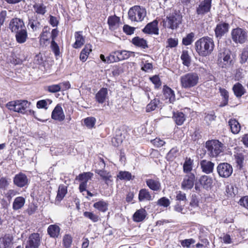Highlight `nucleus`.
Masks as SVG:
<instances>
[{
    "label": "nucleus",
    "mask_w": 248,
    "mask_h": 248,
    "mask_svg": "<svg viewBox=\"0 0 248 248\" xmlns=\"http://www.w3.org/2000/svg\"><path fill=\"white\" fill-rule=\"evenodd\" d=\"M195 36V34L193 32H191L188 34L185 37L183 38L182 43L185 46H188L193 42V39Z\"/></svg>",
    "instance_id": "obj_49"
},
{
    "label": "nucleus",
    "mask_w": 248,
    "mask_h": 248,
    "mask_svg": "<svg viewBox=\"0 0 248 248\" xmlns=\"http://www.w3.org/2000/svg\"><path fill=\"white\" fill-rule=\"evenodd\" d=\"M138 198L140 202L149 201L153 200L150 191L146 188H142L140 190Z\"/></svg>",
    "instance_id": "obj_29"
},
{
    "label": "nucleus",
    "mask_w": 248,
    "mask_h": 248,
    "mask_svg": "<svg viewBox=\"0 0 248 248\" xmlns=\"http://www.w3.org/2000/svg\"><path fill=\"white\" fill-rule=\"evenodd\" d=\"M147 212L144 209L141 208L138 210L133 215V220L137 222L143 221L146 217Z\"/></svg>",
    "instance_id": "obj_30"
},
{
    "label": "nucleus",
    "mask_w": 248,
    "mask_h": 248,
    "mask_svg": "<svg viewBox=\"0 0 248 248\" xmlns=\"http://www.w3.org/2000/svg\"><path fill=\"white\" fill-rule=\"evenodd\" d=\"M231 36L234 43L242 44L248 40V32L246 29L238 27L232 30Z\"/></svg>",
    "instance_id": "obj_6"
},
{
    "label": "nucleus",
    "mask_w": 248,
    "mask_h": 248,
    "mask_svg": "<svg viewBox=\"0 0 248 248\" xmlns=\"http://www.w3.org/2000/svg\"><path fill=\"white\" fill-rule=\"evenodd\" d=\"M132 42L135 46L141 47L142 48L145 49L148 47L146 41L139 37L137 36L133 38Z\"/></svg>",
    "instance_id": "obj_38"
},
{
    "label": "nucleus",
    "mask_w": 248,
    "mask_h": 248,
    "mask_svg": "<svg viewBox=\"0 0 248 248\" xmlns=\"http://www.w3.org/2000/svg\"><path fill=\"white\" fill-rule=\"evenodd\" d=\"M108 203L103 200L95 202L93 206L99 211L105 212L108 210Z\"/></svg>",
    "instance_id": "obj_39"
},
{
    "label": "nucleus",
    "mask_w": 248,
    "mask_h": 248,
    "mask_svg": "<svg viewBox=\"0 0 248 248\" xmlns=\"http://www.w3.org/2000/svg\"><path fill=\"white\" fill-rule=\"evenodd\" d=\"M75 42L73 45L75 48L81 47L85 43V39L82 35V31H76L75 33Z\"/></svg>",
    "instance_id": "obj_25"
},
{
    "label": "nucleus",
    "mask_w": 248,
    "mask_h": 248,
    "mask_svg": "<svg viewBox=\"0 0 248 248\" xmlns=\"http://www.w3.org/2000/svg\"><path fill=\"white\" fill-rule=\"evenodd\" d=\"M60 90L61 87H60L59 84H53L47 87V91L50 93H55L60 91Z\"/></svg>",
    "instance_id": "obj_59"
},
{
    "label": "nucleus",
    "mask_w": 248,
    "mask_h": 248,
    "mask_svg": "<svg viewBox=\"0 0 248 248\" xmlns=\"http://www.w3.org/2000/svg\"><path fill=\"white\" fill-rule=\"evenodd\" d=\"M27 27L29 30L31 32L38 31L41 29V23L37 15L29 16Z\"/></svg>",
    "instance_id": "obj_13"
},
{
    "label": "nucleus",
    "mask_w": 248,
    "mask_h": 248,
    "mask_svg": "<svg viewBox=\"0 0 248 248\" xmlns=\"http://www.w3.org/2000/svg\"><path fill=\"white\" fill-rule=\"evenodd\" d=\"M128 17L132 21H142L146 15L145 8L139 5L131 7L128 11Z\"/></svg>",
    "instance_id": "obj_5"
},
{
    "label": "nucleus",
    "mask_w": 248,
    "mask_h": 248,
    "mask_svg": "<svg viewBox=\"0 0 248 248\" xmlns=\"http://www.w3.org/2000/svg\"><path fill=\"white\" fill-rule=\"evenodd\" d=\"M232 90L234 94L237 97H240L245 93V88L241 84L238 82L233 85Z\"/></svg>",
    "instance_id": "obj_36"
},
{
    "label": "nucleus",
    "mask_w": 248,
    "mask_h": 248,
    "mask_svg": "<svg viewBox=\"0 0 248 248\" xmlns=\"http://www.w3.org/2000/svg\"><path fill=\"white\" fill-rule=\"evenodd\" d=\"M159 100L157 98H154L153 100H151L150 103L146 106V111L150 112L154 110L159 104Z\"/></svg>",
    "instance_id": "obj_43"
},
{
    "label": "nucleus",
    "mask_w": 248,
    "mask_h": 248,
    "mask_svg": "<svg viewBox=\"0 0 248 248\" xmlns=\"http://www.w3.org/2000/svg\"><path fill=\"white\" fill-rule=\"evenodd\" d=\"M135 28L127 25H124L123 27L124 31L128 35H131L134 33Z\"/></svg>",
    "instance_id": "obj_62"
},
{
    "label": "nucleus",
    "mask_w": 248,
    "mask_h": 248,
    "mask_svg": "<svg viewBox=\"0 0 248 248\" xmlns=\"http://www.w3.org/2000/svg\"><path fill=\"white\" fill-rule=\"evenodd\" d=\"M145 183L147 186L154 191H159L161 190V185L158 178L154 177L146 179Z\"/></svg>",
    "instance_id": "obj_16"
},
{
    "label": "nucleus",
    "mask_w": 248,
    "mask_h": 248,
    "mask_svg": "<svg viewBox=\"0 0 248 248\" xmlns=\"http://www.w3.org/2000/svg\"><path fill=\"white\" fill-rule=\"evenodd\" d=\"M25 203V199L21 196L16 197L13 203L12 207L14 210L21 209Z\"/></svg>",
    "instance_id": "obj_33"
},
{
    "label": "nucleus",
    "mask_w": 248,
    "mask_h": 248,
    "mask_svg": "<svg viewBox=\"0 0 248 248\" xmlns=\"http://www.w3.org/2000/svg\"><path fill=\"white\" fill-rule=\"evenodd\" d=\"M16 41L19 44L24 43L28 38V32L26 28L15 33Z\"/></svg>",
    "instance_id": "obj_26"
},
{
    "label": "nucleus",
    "mask_w": 248,
    "mask_h": 248,
    "mask_svg": "<svg viewBox=\"0 0 248 248\" xmlns=\"http://www.w3.org/2000/svg\"><path fill=\"white\" fill-rule=\"evenodd\" d=\"M158 22L154 20L148 23L143 29V31L146 33L158 34V28L157 27Z\"/></svg>",
    "instance_id": "obj_20"
},
{
    "label": "nucleus",
    "mask_w": 248,
    "mask_h": 248,
    "mask_svg": "<svg viewBox=\"0 0 248 248\" xmlns=\"http://www.w3.org/2000/svg\"><path fill=\"white\" fill-rule=\"evenodd\" d=\"M195 175L193 173H188L184 176L181 182V187L184 190L191 189L195 184Z\"/></svg>",
    "instance_id": "obj_9"
},
{
    "label": "nucleus",
    "mask_w": 248,
    "mask_h": 248,
    "mask_svg": "<svg viewBox=\"0 0 248 248\" xmlns=\"http://www.w3.org/2000/svg\"><path fill=\"white\" fill-rule=\"evenodd\" d=\"M195 47L196 52L200 56L206 57L213 52L215 44L213 38L208 36L203 37L196 41Z\"/></svg>",
    "instance_id": "obj_1"
},
{
    "label": "nucleus",
    "mask_w": 248,
    "mask_h": 248,
    "mask_svg": "<svg viewBox=\"0 0 248 248\" xmlns=\"http://www.w3.org/2000/svg\"><path fill=\"white\" fill-rule=\"evenodd\" d=\"M30 103L26 100H16L8 102L6 106L7 107L11 110L15 112L25 113L26 109L29 108Z\"/></svg>",
    "instance_id": "obj_7"
},
{
    "label": "nucleus",
    "mask_w": 248,
    "mask_h": 248,
    "mask_svg": "<svg viewBox=\"0 0 248 248\" xmlns=\"http://www.w3.org/2000/svg\"><path fill=\"white\" fill-rule=\"evenodd\" d=\"M172 118L176 124L178 125H182L186 120L185 114L183 112L179 111L174 112Z\"/></svg>",
    "instance_id": "obj_37"
},
{
    "label": "nucleus",
    "mask_w": 248,
    "mask_h": 248,
    "mask_svg": "<svg viewBox=\"0 0 248 248\" xmlns=\"http://www.w3.org/2000/svg\"><path fill=\"white\" fill-rule=\"evenodd\" d=\"M50 32L49 28L47 27H45L43 30L42 33L40 34V41L45 42L48 41L49 39Z\"/></svg>",
    "instance_id": "obj_42"
},
{
    "label": "nucleus",
    "mask_w": 248,
    "mask_h": 248,
    "mask_svg": "<svg viewBox=\"0 0 248 248\" xmlns=\"http://www.w3.org/2000/svg\"><path fill=\"white\" fill-rule=\"evenodd\" d=\"M93 175V173L91 172H86L79 174L76 177V180L81 181L79 186V189L81 192L86 190L87 182L91 179Z\"/></svg>",
    "instance_id": "obj_12"
},
{
    "label": "nucleus",
    "mask_w": 248,
    "mask_h": 248,
    "mask_svg": "<svg viewBox=\"0 0 248 248\" xmlns=\"http://www.w3.org/2000/svg\"><path fill=\"white\" fill-rule=\"evenodd\" d=\"M60 228L56 224L49 225L47 229L48 235L52 238H58L60 233Z\"/></svg>",
    "instance_id": "obj_27"
},
{
    "label": "nucleus",
    "mask_w": 248,
    "mask_h": 248,
    "mask_svg": "<svg viewBox=\"0 0 248 248\" xmlns=\"http://www.w3.org/2000/svg\"><path fill=\"white\" fill-rule=\"evenodd\" d=\"M11 32L15 33L26 28L23 20L18 18H14L11 20L9 26Z\"/></svg>",
    "instance_id": "obj_14"
},
{
    "label": "nucleus",
    "mask_w": 248,
    "mask_h": 248,
    "mask_svg": "<svg viewBox=\"0 0 248 248\" xmlns=\"http://www.w3.org/2000/svg\"><path fill=\"white\" fill-rule=\"evenodd\" d=\"M134 52L132 51L123 50H117L110 53L109 57L110 62H117L128 59Z\"/></svg>",
    "instance_id": "obj_8"
},
{
    "label": "nucleus",
    "mask_w": 248,
    "mask_h": 248,
    "mask_svg": "<svg viewBox=\"0 0 248 248\" xmlns=\"http://www.w3.org/2000/svg\"><path fill=\"white\" fill-rule=\"evenodd\" d=\"M13 238L9 234L0 238V248H11L13 245Z\"/></svg>",
    "instance_id": "obj_23"
},
{
    "label": "nucleus",
    "mask_w": 248,
    "mask_h": 248,
    "mask_svg": "<svg viewBox=\"0 0 248 248\" xmlns=\"http://www.w3.org/2000/svg\"><path fill=\"white\" fill-rule=\"evenodd\" d=\"M199 80L200 77L198 73L189 72L181 77V85L183 88L189 89L197 85Z\"/></svg>",
    "instance_id": "obj_2"
},
{
    "label": "nucleus",
    "mask_w": 248,
    "mask_h": 248,
    "mask_svg": "<svg viewBox=\"0 0 248 248\" xmlns=\"http://www.w3.org/2000/svg\"><path fill=\"white\" fill-rule=\"evenodd\" d=\"M229 25L227 23H223L217 25L215 29V34L217 37L222 36L228 31Z\"/></svg>",
    "instance_id": "obj_24"
},
{
    "label": "nucleus",
    "mask_w": 248,
    "mask_h": 248,
    "mask_svg": "<svg viewBox=\"0 0 248 248\" xmlns=\"http://www.w3.org/2000/svg\"><path fill=\"white\" fill-rule=\"evenodd\" d=\"M182 20V16L180 12L173 9L167 16L165 22L168 28L174 30L177 28L181 23Z\"/></svg>",
    "instance_id": "obj_3"
},
{
    "label": "nucleus",
    "mask_w": 248,
    "mask_h": 248,
    "mask_svg": "<svg viewBox=\"0 0 248 248\" xmlns=\"http://www.w3.org/2000/svg\"><path fill=\"white\" fill-rule=\"evenodd\" d=\"M238 203L240 205L248 210V196L241 198Z\"/></svg>",
    "instance_id": "obj_57"
},
{
    "label": "nucleus",
    "mask_w": 248,
    "mask_h": 248,
    "mask_svg": "<svg viewBox=\"0 0 248 248\" xmlns=\"http://www.w3.org/2000/svg\"><path fill=\"white\" fill-rule=\"evenodd\" d=\"M13 182L17 186L23 187L28 185V179L25 174L20 172L15 176Z\"/></svg>",
    "instance_id": "obj_17"
},
{
    "label": "nucleus",
    "mask_w": 248,
    "mask_h": 248,
    "mask_svg": "<svg viewBox=\"0 0 248 248\" xmlns=\"http://www.w3.org/2000/svg\"><path fill=\"white\" fill-rule=\"evenodd\" d=\"M181 59L182 60L183 64L184 65L187 67L190 65L191 59L187 51H183L182 54L181 56Z\"/></svg>",
    "instance_id": "obj_44"
},
{
    "label": "nucleus",
    "mask_w": 248,
    "mask_h": 248,
    "mask_svg": "<svg viewBox=\"0 0 248 248\" xmlns=\"http://www.w3.org/2000/svg\"><path fill=\"white\" fill-rule=\"evenodd\" d=\"M220 93L221 94V95L223 97V104H221L220 105L221 107H223L226 105L228 104V99H229V93L228 91L225 90V89H221L220 88L219 89Z\"/></svg>",
    "instance_id": "obj_48"
},
{
    "label": "nucleus",
    "mask_w": 248,
    "mask_h": 248,
    "mask_svg": "<svg viewBox=\"0 0 248 248\" xmlns=\"http://www.w3.org/2000/svg\"><path fill=\"white\" fill-rule=\"evenodd\" d=\"M96 120L93 117H88L84 119V124L86 126L89 128H92L94 126Z\"/></svg>",
    "instance_id": "obj_53"
},
{
    "label": "nucleus",
    "mask_w": 248,
    "mask_h": 248,
    "mask_svg": "<svg viewBox=\"0 0 248 248\" xmlns=\"http://www.w3.org/2000/svg\"><path fill=\"white\" fill-rule=\"evenodd\" d=\"M157 205L164 207H168L170 204L169 199L165 197L159 199L157 202Z\"/></svg>",
    "instance_id": "obj_51"
},
{
    "label": "nucleus",
    "mask_w": 248,
    "mask_h": 248,
    "mask_svg": "<svg viewBox=\"0 0 248 248\" xmlns=\"http://www.w3.org/2000/svg\"><path fill=\"white\" fill-rule=\"evenodd\" d=\"M176 199L179 201H186L187 200L186 194L181 191H178L176 192Z\"/></svg>",
    "instance_id": "obj_60"
},
{
    "label": "nucleus",
    "mask_w": 248,
    "mask_h": 248,
    "mask_svg": "<svg viewBox=\"0 0 248 248\" xmlns=\"http://www.w3.org/2000/svg\"><path fill=\"white\" fill-rule=\"evenodd\" d=\"M178 150L177 148H173L167 154V157L170 159H172L176 156Z\"/></svg>",
    "instance_id": "obj_63"
},
{
    "label": "nucleus",
    "mask_w": 248,
    "mask_h": 248,
    "mask_svg": "<svg viewBox=\"0 0 248 248\" xmlns=\"http://www.w3.org/2000/svg\"><path fill=\"white\" fill-rule=\"evenodd\" d=\"M95 100L99 104L104 103L108 99V91L106 88H102L95 94Z\"/></svg>",
    "instance_id": "obj_21"
},
{
    "label": "nucleus",
    "mask_w": 248,
    "mask_h": 248,
    "mask_svg": "<svg viewBox=\"0 0 248 248\" xmlns=\"http://www.w3.org/2000/svg\"><path fill=\"white\" fill-rule=\"evenodd\" d=\"M118 178L120 180L129 181L131 179L132 175L131 173L128 171H120L117 175Z\"/></svg>",
    "instance_id": "obj_50"
},
{
    "label": "nucleus",
    "mask_w": 248,
    "mask_h": 248,
    "mask_svg": "<svg viewBox=\"0 0 248 248\" xmlns=\"http://www.w3.org/2000/svg\"><path fill=\"white\" fill-rule=\"evenodd\" d=\"M228 123L231 131L233 134H236L239 132L241 129V126L237 120L235 119H231Z\"/></svg>",
    "instance_id": "obj_34"
},
{
    "label": "nucleus",
    "mask_w": 248,
    "mask_h": 248,
    "mask_svg": "<svg viewBox=\"0 0 248 248\" xmlns=\"http://www.w3.org/2000/svg\"><path fill=\"white\" fill-rule=\"evenodd\" d=\"M72 242V237L69 234H66L63 238V244L65 248H69Z\"/></svg>",
    "instance_id": "obj_52"
},
{
    "label": "nucleus",
    "mask_w": 248,
    "mask_h": 248,
    "mask_svg": "<svg viewBox=\"0 0 248 248\" xmlns=\"http://www.w3.org/2000/svg\"><path fill=\"white\" fill-rule=\"evenodd\" d=\"M10 184V181L6 177L0 178V189H6Z\"/></svg>",
    "instance_id": "obj_54"
},
{
    "label": "nucleus",
    "mask_w": 248,
    "mask_h": 248,
    "mask_svg": "<svg viewBox=\"0 0 248 248\" xmlns=\"http://www.w3.org/2000/svg\"><path fill=\"white\" fill-rule=\"evenodd\" d=\"M193 160L189 158H186L183 165L184 171L186 173H191L192 169Z\"/></svg>",
    "instance_id": "obj_45"
},
{
    "label": "nucleus",
    "mask_w": 248,
    "mask_h": 248,
    "mask_svg": "<svg viewBox=\"0 0 248 248\" xmlns=\"http://www.w3.org/2000/svg\"><path fill=\"white\" fill-rule=\"evenodd\" d=\"M34 11V15H37L39 17L40 16H44L46 12V7L42 3H35L33 5Z\"/></svg>",
    "instance_id": "obj_28"
},
{
    "label": "nucleus",
    "mask_w": 248,
    "mask_h": 248,
    "mask_svg": "<svg viewBox=\"0 0 248 248\" xmlns=\"http://www.w3.org/2000/svg\"><path fill=\"white\" fill-rule=\"evenodd\" d=\"M167 43L168 44V46L171 48L174 47L178 45V40L171 38L168 39Z\"/></svg>",
    "instance_id": "obj_64"
},
{
    "label": "nucleus",
    "mask_w": 248,
    "mask_h": 248,
    "mask_svg": "<svg viewBox=\"0 0 248 248\" xmlns=\"http://www.w3.org/2000/svg\"><path fill=\"white\" fill-rule=\"evenodd\" d=\"M200 182L203 188L207 189L211 186L212 184V179L211 177L207 175L202 176L200 179Z\"/></svg>",
    "instance_id": "obj_40"
},
{
    "label": "nucleus",
    "mask_w": 248,
    "mask_h": 248,
    "mask_svg": "<svg viewBox=\"0 0 248 248\" xmlns=\"http://www.w3.org/2000/svg\"><path fill=\"white\" fill-rule=\"evenodd\" d=\"M195 243V240L192 238L187 239L181 241V245L183 247L189 248L191 244Z\"/></svg>",
    "instance_id": "obj_58"
},
{
    "label": "nucleus",
    "mask_w": 248,
    "mask_h": 248,
    "mask_svg": "<svg viewBox=\"0 0 248 248\" xmlns=\"http://www.w3.org/2000/svg\"><path fill=\"white\" fill-rule=\"evenodd\" d=\"M50 47L56 56L60 55L59 46L55 41H51Z\"/></svg>",
    "instance_id": "obj_55"
},
{
    "label": "nucleus",
    "mask_w": 248,
    "mask_h": 248,
    "mask_svg": "<svg viewBox=\"0 0 248 248\" xmlns=\"http://www.w3.org/2000/svg\"><path fill=\"white\" fill-rule=\"evenodd\" d=\"M212 0H204L201 1L196 8V13L198 15L203 16L210 12L211 8Z\"/></svg>",
    "instance_id": "obj_15"
},
{
    "label": "nucleus",
    "mask_w": 248,
    "mask_h": 248,
    "mask_svg": "<svg viewBox=\"0 0 248 248\" xmlns=\"http://www.w3.org/2000/svg\"><path fill=\"white\" fill-rule=\"evenodd\" d=\"M83 215L85 217L90 219L93 222H96L99 219V216L92 212H84L83 213Z\"/></svg>",
    "instance_id": "obj_47"
},
{
    "label": "nucleus",
    "mask_w": 248,
    "mask_h": 248,
    "mask_svg": "<svg viewBox=\"0 0 248 248\" xmlns=\"http://www.w3.org/2000/svg\"><path fill=\"white\" fill-rule=\"evenodd\" d=\"M151 81L155 85V88H158L161 85V82L158 76L155 75L150 78Z\"/></svg>",
    "instance_id": "obj_56"
},
{
    "label": "nucleus",
    "mask_w": 248,
    "mask_h": 248,
    "mask_svg": "<svg viewBox=\"0 0 248 248\" xmlns=\"http://www.w3.org/2000/svg\"><path fill=\"white\" fill-rule=\"evenodd\" d=\"M67 193V187L64 185H60L59 187L56 200L61 201L65 196Z\"/></svg>",
    "instance_id": "obj_41"
},
{
    "label": "nucleus",
    "mask_w": 248,
    "mask_h": 248,
    "mask_svg": "<svg viewBox=\"0 0 248 248\" xmlns=\"http://www.w3.org/2000/svg\"><path fill=\"white\" fill-rule=\"evenodd\" d=\"M163 94L166 99H168L170 103L175 100V93L174 91L170 87L165 85L163 89Z\"/></svg>",
    "instance_id": "obj_32"
},
{
    "label": "nucleus",
    "mask_w": 248,
    "mask_h": 248,
    "mask_svg": "<svg viewBox=\"0 0 248 248\" xmlns=\"http://www.w3.org/2000/svg\"><path fill=\"white\" fill-rule=\"evenodd\" d=\"M208 154L211 157H215L224 151L223 144L218 140H208L206 142Z\"/></svg>",
    "instance_id": "obj_4"
},
{
    "label": "nucleus",
    "mask_w": 248,
    "mask_h": 248,
    "mask_svg": "<svg viewBox=\"0 0 248 248\" xmlns=\"http://www.w3.org/2000/svg\"><path fill=\"white\" fill-rule=\"evenodd\" d=\"M200 166L203 172L209 174L213 171L214 163L210 161L203 159L201 161Z\"/></svg>",
    "instance_id": "obj_22"
},
{
    "label": "nucleus",
    "mask_w": 248,
    "mask_h": 248,
    "mask_svg": "<svg viewBox=\"0 0 248 248\" xmlns=\"http://www.w3.org/2000/svg\"><path fill=\"white\" fill-rule=\"evenodd\" d=\"M218 62L222 67H224L231 62L230 52L225 50L219 53Z\"/></svg>",
    "instance_id": "obj_18"
},
{
    "label": "nucleus",
    "mask_w": 248,
    "mask_h": 248,
    "mask_svg": "<svg viewBox=\"0 0 248 248\" xmlns=\"http://www.w3.org/2000/svg\"><path fill=\"white\" fill-rule=\"evenodd\" d=\"M41 236L38 233H31L27 241L25 248H39L41 244Z\"/></svg>",
    "instance_id": "obj_11"
},
{
    "label": "nucleus",
    "mask_w": 248,
    "mask_h": 248,
    "mask_svg": "<svg viewBox=\"0 0 248 248\" xmlns=\"http://www.w3.org/2000/svg\"><path fill=\"white\" fill-rule=\"evenodd\" d=\"M119 21L120 18L115 16L108 17V23L109 28L112 30L116 29L119 27Z\"/></svg>",
    "instance_id": "obj_35"
},
{
    "label": "nucleus",
    "mask_w": 248,
    "mask_h": 248,
    "mask_svg": "<svg viewBox=\"0 0 248 248\" xmlns=\"http://www.w3.org/2000/svg\"><path fill=\"white\" fill-rule=\"evenodd\" d=\"M51 100L49 99L41 100L37 101L36 103V107L38 108H45L46 109L47 108V105H49L51 104Z\"/></svg>",
    "instance_id": "obj_46"
},
{
    "label": "nucleus",
    "mask_w": 248,
    "mask_h": 248,
    "mask_svg": "<svg viewBox=\"0 0 248 248\" xmlns=\"http://www.w3.org/2000/svg\"><path fill=\"white\" fill-rule=\"evenodd\" d=\"M241 62L242 63L245 62L248 59V47L244 48L241 56Z\"/></svg>",
    "instance_id": "obj_61"
},
{
    "label": "nucleus",
    "mask_w": 248,
    "mask_h": 248,
    "mask_svg": "<svg viewBox=\"0 0 248 248\" xmlns=\"http://www.w3.org/2000/svg\"><path fill=\"white\" fill-rule=\"evenodd\" d=\"M51 118L54 120L59 122L62 121L65 119L63 109L60 104H58L52 112Z\"/></svg>",
    "instance_id": "obj_19"
},
{
    "label": "nucleus",
    "mask_w": 248,
    "mask_h": 248,
    "mask_svg": "<svg viewBox=\"0 0 248 248\" xmlns=\"http://www.w3.org/2000/svg\"><path fill=\"white\" fill-rule=\"evenodd\" d=\"M95 172L97 173L101 178L105 182V183L108 185L110 182L112 181L110 172H108L104 170H95Z\"/></svg>",
    "instance_id": "obj_31"
},
{
    "label": "nucleus",
    "mask_w": 248,
    "mask_h": 248,
    "mask_svg": "<svg viewBox=\"0 0 248 248\" xmlns=\"http://www.w3.org/2000/svg\"><path fill=\"white\" fill-rule=\"evenodd\" d=\"M217 171L220 177L228 178L232 174L233 169L230 164L227 163H222L217 166Z\"/></svg>",
    "instance_id": "obj_10"
}]
</instances>
